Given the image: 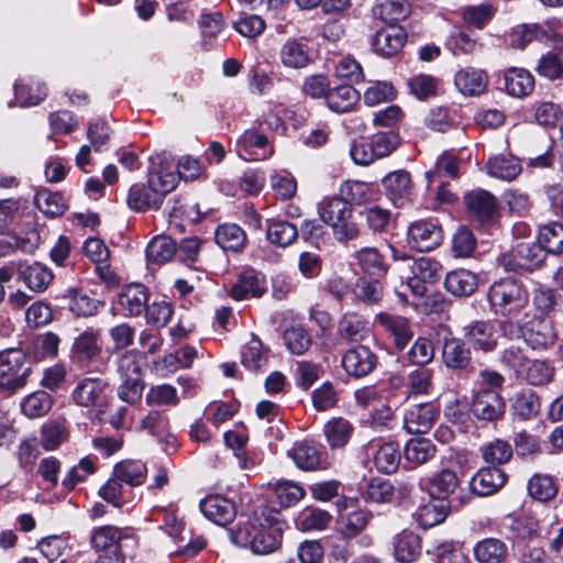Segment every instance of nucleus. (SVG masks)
I'll return each mask as SVG.
<instances>
[{
    "label": "nucleus",
    "mask_w": 563,
    "mask_h": 563,
    "mask_svg": "<svg viewBox=\"0 0 563 563\" xmlns=\"http://www.w3.org/2000/svg\"><path fill=\"white\" fill-rule=\"evenodd\" d=\"M32 373L26 354L20 349L0 352V390L13 395L22 389Z\"/></svg>",
    "instance_id": "obj_5"
},
{
    "label": "nucleus",
    "mask_w": 563,
    "mask_h": 563,
    "mask_svg": "<svg viewBox=\"0 0 563 563\" xmlns=\"http://www.w3.org/2000/svg\"><path fill=\"white\" fill-rule=\"evenodd\" d=\"M354 256L362 272L377 279L386 276L389 269L384 255L376 247H363Z\"/></svg>",
    "instance_id": "obj_33"
},
{
    "label": "nucleus",
    "mask_w": 563,
    "mask_h": 563,
    "mask_svg": "<svg viewBox=\"0 0 563 563\" xmlns=\"http://www.w3.org/2000/svg\"><path fill=\"white\" fill-rule=\"evenodd\" d=\"M141 354L131 350L123 352L117 360V372L122 379L119 397L128 404L136 402L143 393Z\"/></svg>",
    "instance_id": "obj_6"
},
{
    "label": "nucleus",
    "mask_w": 563,
    "mask_h": 563,
    "mask_svg": "<svg viewBox=\"0 0 563 563\" xmlns=\"http://www.w3.org/2000/svg\"><path fill=\"white\" fill-rule=\"evenodd\" d=\"M214 238L217 244L225 251H240L246 242L243 229L233 223L219 225Z\"/></svg>",
    "instance_id": "obj_43"
},
{
    "label": "nucleus",
    "mask_w": 563,
    "mask_h": 563,
    "mask_svg": "<svg viewBox=\"0 0 563 563\" xmlns=\"http://www.w3.org/2000/svg\"><path fill=\"white\" fill-rule=\"evenodd\" d=\"M373 13L379 20L394 24L409 14V3L406 0H379Z\"/></svg>",
    "instance_id": "obj_44"
},
{
    "label": "nucleus",
    "mask_w": 563,
    "mask_h": 563,
    "mask_svg": "<svg viewBox=\"0 0 563 563\" xmlns=\"http://www.w3.org/2000/svg\"><path fill=\"white\" fill-rule=\"evenodd\" d=\"M374 462L380 472L390 474L398 468L400 452L394 443H385L376 452Z\"/></svg>",
    "instance_id": "obj_60"
},
{
    "label": "nucleus",
    "mask_w": 563,
    "mask_h": 563,
    "mask_svg": "<svg viewBox=\"0 0 563 563\" xmlns=\"http://www.w3.org/2000/svg\"><path fill=\"white\" fill-rule=\"evenodd\" d=\"M507 482V474L496 467L487 466L479 468L472 477L471 490L481 497L492 496L500 490Z\"/></svg>",
    "instance_id": "obj_18"
},
{
    "label": "nucleus",
    "mask_w": 563,
    "mask_h": 563,
    "mask_svg": "<svg viewBox=\"0 0 563 563\" xmlns=\"http://www.w3.org/2000/svg\"><path fill=\"white\" fill-rule=\"evenodd\" d=\"M369 141L376 158H384L390 155L399 145V136L393 131L376 133Z\"/></svg>",
    "instance_id": "obj_64"
},
{
    "label": "nucleus",
    "mask_w": 563,
    "mask_h": 563,
    "mask_svg": "<svg viewBox=\"0 0 563 563\" xmlns=\"http://www.w3.org/2000/svg\"><path fill=\"white\" fill-rule=\"evenodd\" d=\"M360 98V92L351 84H344L330 89L327 95V104L335 112H346L352 110Z\"/></svg>",
    "instance_id": "obj_35"
},
{
    "label": "nucleus",
    "mask_w": 563,
    "mask_h": 563,
    "mask_svg": "<svg viewBox=\"0 0 563 563\" xmlns=\"http://www.w3.org/2000/svg\"><path fill=\"white\" fill-rule=\"evenodd\" d=\"M437 446L432 440L427 438L410 439L404 450L407 462L413 465H422L435 456Z\"/></svg>",
    "instance_id": "obj_38"
},
{
    "label": "nucleus",
    "mask_w": 563,
    "mask_h": 563,
    "mask_svg": "<svg viewBox=\"0 0 563 563\" xmlns=\"http://www.w3.org/2000/svg\"><path fill=\"white\" fill-rule=\"evenodd\" d=\"M354 294L356 298L367 305L378 303L384 294V288L380 279L374 278L368 280L366 278H360L356 282Z\"/></svg>",
    "instance_id": "obj_58"
},
{
    "label": "nucleus",
    "mask_w": 563,
    "mask_h": 563,
    "mask_svg": "<svg viewBox=\"0 0 563 563\" xmlns=\"http://www.w3.org/2000/svg\"><path fill=\"white\" fill-rule=\"evenodd\" d=\"M102 352L101 331L88 328L75 338L70 357L78 363H89Z\"/></svg>",
    "instance_id": "obj_16"
},
{
    "label": "nucleus",
    "mask_w": 563,
    "mask_h": 563,
    "mask_svg": "<svg viewBox=\"0 0 563 563\" xmlns=\"http://www.w3.org/2000/svg\"><path fill=\"white\" fill-rule=\"evenodd\" d=\"M242 364L250 371L257 372L266 363L267 357L263 352V344L256 335H252V340L242 351Z\"/></svg>",
    "instance_id": "obj_59"
},
{
    "label": "nucleus",
    "mask_w": 563,
    "mask_h": 563,
    "mask_svg": "<svg viewBox=\"0 0 563 563\" xmlns=\"http://www.w3.org/2000/svg\"><path fill=\"white\" fill-rule=\"evenodd\" d=\"M176 253L175 242L165 235L155 236L146 247V257L150 262L164 263Z\"/></svg>",
    "instance_id": "obj_54"
},
{
    "label": "nucleus",
    "mask_w": 563,
    "mask_h": 563,
    "mask_svg": "<svg viewBox=\"0 0 563 563\" xmlns=\"http://www.w3.org/2000/svg\"><path fill=\"white\" fill-rule=\"evenodd\" d=\"M177 186L175 174H152L148 184L133 185L129 190L128 206L137 212L159 209L164 198Z\"/></svg>",
    "instance_id": "obj_4"
},
{
    "label": "nucleus",
    "mask_w": 563,
    "mask_h": 563,
    "mask_svg": "<svg viewBox=\"0 0 563 563\" xmlns=\"http://www.w3.org/2000/svg\"><path fill=\"white\" fill-rule=\"evenodd\" d=\"M521 338L532 349H545L552 345L556 334L552 323L547 319L522 321Z\"/></svg>",
    "instance_id": "obj_20"
},
{
    "label": "nucleus",
    "mask_w": 563,
    "mask_h": 563,
    "mask_svg": "<svg viewBox=\"0 0 563 563\" xmlns=\"http://www.w3.org/2000/svg\"><path fill=\"white\" fill-rule=\"evenodd\" d=\"M336 334L345 343H360L369 334L368 322L357 313H344L338 322Z\"/></svg>",
    "instance_id": "obj_23"
},
{
    "label": "nucleus",
    "mask_w": 563,
    "mask_h": 563,
    "mask_svg": "<svg viewBox=\"0 0 563 563\" xmlns=\"http://www.w3.org/2000/svg\"><path fill=\"white\" fill-rule=\"evenodd\" d=\"M148 301V294L145 286L140 284H132L126 286L124 291L120 295L119 302L130 316L137 317L142 314Z\"/></svg>",
    "instance_id": "obj_36"
},
{
    "label": "nucleus",
    "mask_w": 563,
    "mask_h": 563,
    "mask_svg": "<svg viewBox=\"0 0 563 563\" xmlns=\"http://www.w3.org/2000/svg\"><path fill=\"white\" fill-rule=\"evenodd\" d=\"M487 173L503 180H514L522 172L519 158L512 155H497L486 163Z\"/></svg>",
    "instance_id": "obj_34"
},
{
    "label": "nucleus",
    "mask_w": 563,
    "mask_h": 563,
    "mask_svg": "<svg viewBox=\"0 0 563 563\" xmlns=\"http://www.w3.org/2000/svg\"><path fill=\"white\" fill-rule=\"evenodd\" d=\"M266 280L263 274L253 268L243 271L232 286L230 295L235 300L260 298L266 291Z\"/></svg>",
    "instance_id": "obj_19"
},
{
    "label": "nucleus",
    "mask_w": 563,
    "mask_h": 563,
    "mask_svg": "<svg viewBox=\"0 0 563 563\" xmlns=\"http://www.w3.org/2000/svg\"><path fill=\"white\" fill-rule=\"evenodd\" d=\"M504 86L509 96L525 98L534 89V77L525 68L511 67L505 71Z\"/></svg>",
    "instance_id": "obj_25"
},
{
    "label": "nucleus",
    "mask_w": 563,
    "mask_h": 563,
    "mask_svg": "<svg viewBox=\"0 0 563 563\" xmlns=\"http://www.w3.org/2000/svg\"><path fill=\"white\" fill-rule=\"evenodd\" d=\"M528 492L533 499L549 501L558 494V486L549 475L534 474L528 482Z\"/></svg>",
    "instance_id": "obj_50"
},
{
    "label": "nucleus",
    "mask_w": 563,
    "mask_h": 563,
    "mask_svg": "<svg viewBox=\"0 0 563 563\" xmlns=\"http://www.w3.org/2000/svg\"><path fill=\"white\" fill-rule=\"evenodd\" d=\"M464 202L471 219L481 224L493 223L498 217L497 199L487 190L475 189L466 192Z\"/></svg>",
    "instance_id": "obj_10"
},
{
    "label": "nucleus",
    "mask_w": 563,
    "mask_h": 563,
    "mask_svg": "<svg viewBox=\"0 0 563 563\" xmlns=\"http://www.w3.org/2000/svg\"><path fill=\"white\" fill-rule=\"evenodd\" d=\"M323 432L332 449L342 448L349 442L353 426L343 418H333L325 423Z\"/></svg>",
    "instance_id": "obj_45"
},
{
    "label": "nucleus",
    "mask_w": 563,
    "mask_h": 563,
    "mask_svg": "<svg viewBox=\"0 0 563 563\" xmlns=\"http://www.w3.org/2000/svg\"><path fill=\"white\" fill-rule=\"evenodd\" d=\"M407 33L402 26L388 24L376 31L372 46L376 54L383 57H391L404 47Z\"/></svg>",
    "instance_id": "obj_15"
},
{
    "label": "nucleus",
    "mask_w": 563,
    "mask_h": 563,
    "mask_svg": "<svg viewBox=\"0 0 563 563\" xmlns=\"http://www.w3.org/2000/svg\"><path fill=\"white\" fill-rule=\"evenodd\" d=\"M443 229L438 219H419L407 230L408 245L419 252H430L443 241Z\"/></svg>",
    "instance_id": "obj_9"
},
{
    "label": "nucleus",
    "mask_w": 563,
    "mask_h": 563,
    "mask_svg": "<svg viewBox=\"0 0 563 563\" xmlns=\"http://www.w3.org/2000/svg\"><path fill=\"white\" fill-rule=\"evenodd\" d=\"M201 512L217 525L225 526L236 516L234 504L220 495L207 496L200 503Z\"/></svg>",
    "instance_id": "obj_22"
},
{
    "label": "nucleus",
    "mask_w": 563,
    "mask_h": 563,
    "mask_svg": "<svg viewBox=\"0 0 563 563\" xmlns=\"http://www.w3.org/2000/svg\"><path fill=\"white\" fill-rule=\"evenodd\" d=\"M476 247V239L467 227H460L452 239V250L456 257H468Z\"/></svg>",
    "instance_id": "obj_62"
},
{
    "label": "nucleus",
    "mask_w": 563,
    "mask_h": 563,
    "mask_svg": "<svg viewBox=\"0 0 563 563\" xmlns=\"http://www.w3.org/2000/svg\"><path fill=\"white\" fill-rule=\"evenodd\" d=\"M536 71L549 80L563 79V45L541 55Z\"/></svg>",
    "instance_id": "obj_41"
},
{
    "label": "nucleus",
    "mask_w": 563,
    "mask_h": 563,
    "mask_svg": "<svg viewBox=\"0 0 563 563\" xmlns=\"http://www.w3.org/2000/svg\"><path fill=\"white\" fill-rule=\"evenodd\" d=\"M445 289L455 297H468L478 287V278L468 269H456L446 274Z\"/></svg>",
    "instance_id": "obj_30"
},
{
    "label": "nucleus",
    "mask_w": 563,
    "mask_h": 563,
    "mask_svg": "<svg viewBox=\"0 0 563 563\" xmlns=\"http://www.w3.org/2000/svg\"><path fill=\"white\" fill-rule=\"evenodd\" d=\"M376 318L393 334L396 349L402 351L413 336L408 319L389 313H379Z\"/></svg>",
    "instance_id": "obj_31"
},
{
    "label": "nucleus",
    "mask_w": 563,
    "mask_h": 563,
    "mask_svg": "<svg viewBox=\"0 0 563 563\" xmlns=\"http://www.w3.org/2000/svg\"><path fill=\"white\" fill-rule=\"evenodd\" d=\"M434 355L435 347L431 339L419 336L409 349L407 358L410 364L423 367L433 361Z\"/></svg>",
    "instance_id": "obj_53"
},
{
    "label": "nucleus",
    "mask_w": 563,
    "mask_h": 563,
    "mask_svg": "<svg viewBox=\"0 0 563 563\" xmlns=\"http://www.w3.org/2000/svg\"><path fill=\"white\" fill-rule=\"evenodd\" d=\"M283 338L287 349L296 355L305 354L312 344L311 335L301 325L286 329Z\"/></svg>",
    "instance_id": "obj_55"
},
{
    "label": "nucleus",
    "mask_w": 563,
    "mask_h": 563,
    "mask_svg": "<svg viewBox=\"0 0 563 563\" xmlns=\"http://www.w3.org/2000/svg\"><path fill=\"white\" fill-rule=\"evenodd\" d=\"M450 503L446 500L430 501L419 510V521L424 528H431L445 520L450 511Z\"/></svg>",
    "instance_id": "obj_52"
},
{
    "label": "nucleus",
    "mask_w": 563,
    "mask_h": 563,
    "mask_svg": "<svg viewBox=\"0 0 563 563\" xmlns=\"http://www.w3.org/2000/svg\"><path fill=\"white\" fill-rule=\"evenodd\" d=\"M482 454L483 459L489 464H504L510 461L512 448L507 441L495 439L483 445Z\"/></svg>",
    "instance_id": "obj_57"
},
{
    "label": "nucleus",
    "mask_w": 563,
    "mask_h": 563,
    "mask_svg": "<svg viewBox=\"0 0 563 563\" xmlns=\"http://www.w3.org/2000/svg\"><path fill=\"white\" fill-rule=\"evenodd\" d=\"M53 405L52 397L44 390L29 395L22 402V411L30 418H37L46 415Z\"/></svg>",
    "instance_id": "obj_56"
},
{
    "label": "nucleus",
    "mask_w": 563,
    "mask_h": 563,
    "mask_svg": "<svg viewBox=\"0 0 563 563\" xmlns=\"http://www.w3.org/2000/svg\"><path fill=\"white\" fill-rule=\"evenodd\" d=\"M296 465L303 471H313L325 467V457L322 450L310 442H300L289 452Z\"/></svg>",
    "instance_id": "obj_26"
},
{
    "label": "nucleus",
    "mask_w": 563,
    "mask_h": 563,
    "mask_svg": "<svg viewBox=\"0 0 563 563\" xmlns=\"http://www.w3.org/2000/svg\"><path fill=\"white\" fill-rule=\"evenodd\" d=\"M385 189L394 197L402 198L411 190V177L408 172L396 170L383 179Z\"/></svg>",
    "instance_id": "obj_61"
},
{
    "label": "nucleus",
    "mask_w": 563,
    "mask_h": 563,
    "mask_svg": "<svg viewBox=\"0 0 563 563\" xmlns=\"http://www.w3.org/2000/svg\"><path fill=\"white\" fill-rule=\"evenodd\" d=\"M441 358L445 367L453 372L470 371L472 367L471 347L460 338L450 335L443 339Z\"/></svg>",
    "instance_id": "obj_14"
},
{
    "label": "nucleus",
    "mask_w": 563,
    "mask_h": 563,
    "mask_svg": "<svg viewBox=\"0 0 563 563\" xmlns=\"http://www.w3.org/2000/svg\"><path fill=\"white\" fill-rule=\"evenodd\" d=\"M371 514L365 510H355L343 515L336 521V531L345 539L357 537L368 525Z\"/></svg>",
    "instance_id": "obj_42"
},
{
    "label": "nucleus",
    "mask_w": 563,
    "mask_h": 563,
    "mask_svg": "<svg viewBox=\"0 0 563 563\" xmlns=\"http://www.w3.org/2000/svg\"><path fill=\"white\" fill-rule=\"evenodd\" d=\"M487 297L493 312L506 318L518 317L528 307L530 299L526 285L510 277L494 282Z\"/></svg>",
    "instance_id": "obj_3"
},
{
    "label": "nucleus",
    "mask_w": 563,
    "mask_h": 563,
    "mask_svg": "<svg viewBox=\"0 0 563 563\" xmlns=\"http://www.w3.org/2000/svg\"><path fill=\"white\" fill-rule=\"evenodd\" d=\"M474 556L478 563H506L509 549L500 539L485 538L475 544Z\"/></svg>",
    "instance_id": "obj_27"
},
{
    "label": "nucleus",
    "mask_w": 563,
    "mask_h": 563,
    "mask_svg": "<svg viewBox=\"0 0 563 563\" xmlns=\"http://www.w3.org/2000/svg\"><path fill=\"white\" fill-rule=\"evenodd\" d=\"M460 485L456 473L450 468H442L427 479L420 482V487L428 490L433 499L446 500Z\"/></svg>",
    "instance_id": "obj_21"
},
{
    "label": "nucleus",
    "mask_w": 563,
    "mask_h": 563,
    "mask_svg": "<svg viewBox=\"0 0 563 563\" xmlns=\"http://www.w3.org/2000/svg\"><path fill=\"white\" fill-rule=\"evenodd\" d=\"M408 267L401 278L407 280V286L416 297H423L427 292L426 284H433L441 277V264L431 258L421 256L407 262Z\"/></svg>",
    "instance_id": "obj_8"
},
{
    "label": "nucleus",
    "mask_w": 563,
    "mask_h": 563,
    "mask_svg": "<svg viewBox=\"0 0 563 563\" xmlns=\"http://www.w3.org/2000/svg\"><path fill=\"white\" fill-rule=\"evenodd\" d=\"M231 542L241 548L250 547L253 553L266 555L280 548L283 528L278 521L265 517L254 518L229 530Z\"/></svg>",
    "instance_id": "obj_1"
},
{
    "label": "nucleus",
    "mask_w": 563,
    "mask_h": 563,
    "mask_svg": "<svg viewBox=\"0 0 563 563\" xmlns=\"http://www.w3.org/2000/svg\"><path fill=\"white\" fill-rule=\"evenodd\" d=\"M377 355L365 345L349 349L342 356V366L349 376L361 378L369 375L377 366Z\"/></svg>",
    "instance_id": "obj_12"
},
{
    "label": "nucleus",
    "mask_w": 563,
    "mask_h": 563,
    "mask_svg": "<svg viewBox=\"0 0 563 563\" xmlns=\"http://www.w3.org/2000/svg\"><path fill=\"white\" fill-rule=\"evenodd\" d=\"M123 539L122 531L114 526H103L96 529L91 536V545L96 551L104 553L121 552L120 541Z\"/></svg>",
    "instance_id": "obj_37"
},
{
    "label": "nucleus",
    "mask_w": 563,
    "mask_h": 563,
    "mask_svg": "<svg viewBox=\"0 0 563 563\" xmlns=\"http://www.w3.org/2000/svg\"><path fill=\"white\" fill-rule=\"evenodd\" d=\"M282 63L291 68H302L310 62L308 47L295 40L287 41L280 49Z\"/></svg>",
    "instance_id": "obj_48"
},
{
    "label": "nucleus",
    "mask_w": 563,
    "mask_h": 563,
    "mask_svg": "<svg viewBox=\"0 0 563 563\" xmlns=\"http://www.w3.org/2000/svg\"><path fill=\"white\" fill-rule=\"evenodd\" d=\"M34 202L42 212L52 217L62 216L67 209L66 201L59 192L46 189L36 192Z\"/></svg>",
    "instance_id": "obj_51"
},
{
    "label": "nucleus",
    "mask_w": 563,
    "mask_h": 563,
    "mask_svg": "<svg viewBox=\"0 0 563 563\" xmlns=\"http://www.w3.org/2000/svg\"><path fill=\"white\" fill-rule=\"evenodd\" d=\"M440 407L432 401L413 405L404 417L407 432L412 434L427 433L437 422Z\"/></svg>",
    "instance_id": "obj_13"
},
{
    "label": "nucleus",
    "mask_w": 563,
    "mask_h": 563,
    "mask_svg": "<svg viewBox=\"0 0 563 563\" xmlns=\"http://www.w3.org/2000/svg\"><path fill=\"white\" fill-rule=\"evenodd\" d=\"M19 278L32 291L42 292L52 283L54 275L46 266L38 262L32 264L21 263L16 268Z\"/></svg>",
    "instance_id": "obj_24"
},
{
    "label": "nucleus",
    "mask_w": 563,
    "mask_h": 563,
    "mask_svg": "<svg viewBox=\"0 0 563 563\" xmlns=\"http://www.w3.org/2000/svg\"><path fill=\"white\" fill-rule=\"evenodd\" d=\"M538 242L547 253H563V224L561 222H551L541 227Z\"/></svg>",
    "instance_id": "obj_47"
},
{
    "label": "nucleus",
    "mask_w": 563,
    "mask_h": 563,
    "mask_svg": "<svg viewBox=\"0 0 563 563\" xmlns=\"http://www.w3.org/2000/svg\"><path fill=\"white\" fill-rule=\"evenodd\" d=\"M454 84L464 96H479L487 88L488 77L484 70L467 67L456 73Z\"/></svg>",
    "instance_id": "obj_28"
},
{
    "label": "nucleus",
    "mask_w": 563,
    "mask_h": 563,
    "mask_svg": "<svg viewBox=\"0 0 563 563\" xmlns=\"http://www.w3.org/2000/svg\"><path fill=\"white\" fill-rule=\"evenodd\" d=\"M463 331L465 339L475 350L488 353L497 347V332L490 321H473L466 324Z\"/></svg>",
    "instance_id": "obj_17"
},
{
    "label": "nucleus",
    "mask_w": 563,
    "mask_h": 563,
    "mask_svg": "<svg viewBox=\"0 0 563 563\" xmlns=\"http://www.w3.org/2000/svg\"><path fill=\"white\" fill-rule=\"evenodd\" d=\"M540 408V397L531 389L520 390L511 398V413L519 420L534 419L539 415Z\"/></svg>",
    "instance_id": "obj_32"
},
{
    "label": "nucleus",
    "mask_w": 563,
    "mask_h": 563,
    "mask_svg": "<svg viewBox=\"0 0 563 563\" xmlns=\"http://www.w3.org/2000/svg\"><path fill=\"white\" fill-rule=\"evenodd\" d=\"M321 220L331 228L333 238L341 244L356 241L364 235L362 213H355L352 206L338 197L324 198L318 205Z\"/></svg>",
    "instance_id": "obj_2"
},
{
    "label": "nucleus",
    "mask_w": 563,
    "mask_h": 563,
    "mask_svg": "<svg viewBox=\"0 0 563 563\" xmlns=\"http://www.w3.org/2000/svg\"><path fill=\"white\" fill-rule=\"evenodd\" d=\"M107 384L99 378H85L73 391L74 401L81 407H101L102 396Z\"/></svg>",
    "instance_id": "obj_29"
},
{
    "label": "nucleus",
    "mask_w": 563,
    "mask_h": 563,
    "mask_svg": "<svg viewBox=\"0 0 563 563\" xmlns=\"http://www.w3.org/2000/svg\"><path fill=\"white\" fill-rule=\"evenodd\" d=\"M554 375V368L543 361L530 360L518 375L528 384L543 386L550 383Z\"/></svg>",
    "instance_id": "obj_46"
},
{
    "label": "nucleus",
    "mask_w": 563,
    "mask_h": 563,
    "mask_svg": "<svg viewBox=\"0 0 563 563\" xmlns=\"http://www.w3.org/2000/svg\"><path fill=\"white\" fill-rule=\"evenodd\" d=\"M267 240L279 247L291 245L298 238L297 227L285 220H268L266 228Z\"/></svg>",
    "instance_id": "obj_39"
},
{
    "label": "nucleus",
    "mask_w": 563,
    "mask_h": 563,
    "mask_svg": "<svg viewBox=\"0 0 563 563\" xmlns=\"http://www.w3.org/2000/svg\"><path fill=\"white\" fill-rule=\"evenodd\" d=\"M470 410L477 420L494 422L504 417L506 404L498 391L481 389L474 395Z\"/></svg>",
    "instance_id": "obj_11"
},
{
    "label": "nucleus",
    "mask_w": 563,
    "mask_h": 563,
    "mask_svg": "<svg viewBox=\"0 0 563 563\" xmlns=\"http://www.w3.org/2000/svg\"><path fill=\"white\" fill-rule=\"evenodd\" d=\"M275 495L282 507H290L305 496V489L292 482H278L275 486Z\"/></svg>",
    "instance_id": "obj_63"
},
{
    "label": "nucleus",
    "mask_w": 563,
    "mask_h": 563,
    "mask_svg": "<svg viewBox=\"0 0 563 563\" xmlns=\"http://www.w3.org/2000/svg\"><path fill=\"white\" fill-rule=\"evenodd\" d=\"M113 475L117 476L121 483L139 486L144 482L146 476V466L140 461H122L115 464Z\"/></svg>",
    "instance_id": "obj_49"
},
{
    "label": "nucleus",
    "mask_w": 563,
    "mask_h": 563,
    "mask_svg": "<svg viewBox=\"0 0 563 563\" xmlns=\"http://www.w3.org/2000/svg\"><path fill=\"white\" fill-rule=\"evenodd\" d=\"M420 537L413 532L404 531L395 540L394 554L401 563H411L421 553Z\"/></svg>",
    "instance_id": "obj_40"
},
{
    "label": "nucleus",
    "mask_w": 563,
    "mask_h": 563,
    "mask_svg": "<svg viewBox=\"0 0 563 563\" xmlns=\"http://www.w3.org/2000/svg\"><path fill=\"white\" fill-rule=\"evenodd\" d=\"M547 254L539 242H522L510 252L503 254L499 263L508 272H533L543 265Z\"/></svg>",
    "instance_id": "obj_7"
}]
</instances>
